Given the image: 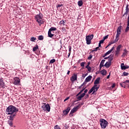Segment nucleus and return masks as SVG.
<instances>
[{"label": "nucleus", "instance_id": "obj_1", "mask_svg": "<svg viewBox=\"0 0 129 129\" xmlns=\"http://www.w3.org/2000/svg\"><path fill=\"white\" fill-rule=\"evenodd\" d=\"M19 111V109L13 105H10L6 110V113L9 116L10 120H14V118L17 115V112Z\"/></svg>", "mask_w": 129, "mask_h": 129}, {"label": "nucleus", "instance_id": "obj_2", "mask_svg": "<svg viewBox=\"0 0 129 129\" xmlns=\"http://www.w3.org/2000/svg\"><path fill=\"white\" fill-rule=\"evenodd\" d=\"M35 20L37 22L39 26H41V25L44 24V20H43V14L41 13V12H40L39 14L35 16Z\"/></svg>", "mask_w": 129, "mask_h": 129}, {"label": "nucleus", "instance_id": "obj_3", "mask_svg": "<svg viewBox=\"0 0 129 129\" xmlns=\"http://www.w3.org/2000/svg\"><path fill=\"white\" fill-rule=\"evenodd\" d=\"M100 124L102 128H106V126H107L108 124V122L106 121V120L104 119H100Z\"/></svg>", "mask_w": 129, "mask_h": 129}, {"label": "nucleus", "instance_id": "obj_4", "mask_svg": "<svg viewBox=\"0 0 129 129\" xmlns=\"http://www.w3.org/2000/svg\"><path fill=\"white\" fill-rule=\"evenodd\" d=\"M94 35L93 34L88 35L86 36V41L87 45H90L91 44V40L93 39Z\"/></svg>", "mask_w": 129, "mask_h": 129}, {"label": "nucleus", "instance_id": "obj_5", "mask_svg": "<svg viewBox=\"0 0 129 129\" xmlns=\"http://www.w3.org/2000/svg\"><path fill=\"white\" fill-rule=\"evenodd\" d=\"M43 105L41 106V108L42 110L44 111H50L51 109V107H50V105L49 104H46V103H42Z\"/></svg>", "mask_w": 129, "mask_h": 129}, {"label": "nucleus", "instance_id": "obj_6", "mask_svg": "<svg viewBox=\"0 0 129 129\" xmlns=\"http://www.w3.org/2000/svg\"><path fill=\"white\" fill-rule=\"evenodd\" d=\"M96 86H93V87L89 91V94H91V93H92V94H94V93H95V92H96V91L98 90V88H96Z\"/></svg>", "mask_w": 129, "mask_h": 129}, {"label": "nucleus", "instance_id": "obj_7", "mask_svg": "<svg viewBox=\"0 0 129 129\" xmlns=\"http://www.w3.org/2000/svg\"><path fill=\"white\" fill-rule=\"evenodd\" d=\"M87 91H88V90L87 89L85 90L84 93H82L79 97L77 98V99H78V101H80V100L82 99V98L85 96V93H87Z\"/></svg>", "mask_w": 129, "mask_h": 129}, {"label": "nucleus", "instance_id": "obj_8", "mask_svg": "<svg viewBox=\"0 0 129 129\" xmlns=\"http://www.w3.org/2000/svg\"><path fill=\"white\" fill-rule=\"evenodd\" d=\"M99 81H100V78H97L94 81V86H96V88H98V89H99V86H100L99 85H97V84H99Z\"/></svg>", "mask_w": 129, "mask_h": 129}, {"label": "nucleus", "instance_id": "obj_9", "mask_svg": "<svg viewBox=\"0 0 129 129\" xmlns=\"http://www.w3.org/2000/svg\"><path fill=\"white\" fill-rule=\"evenodd\" d=\"M14 85H19L21 82V80H20V78L18 77H15L14 78Z\"/></svg>", "mask_w": 129, "mask_h": 129}, {"label": "nucleus", "instance_id": "obj_10", "mask_svg": "<svg viewBox=\"0 0 129 129\" xmlns=\"http://www.w3.org/2000/svg\"><path fill=\"white\" fill-rule=\"evenodd\" d=\"M114 49V47L113 46L110 50H108L107 52H106L105 53H104V54L102 56V57L103 58H104V57H106V56H107V55H109V54H110L111 52H112V51H113V49Z\"/></svg>", "mask_w": 129, "mask_h": 129}, {"label": "nucleus", "instance_id": "obj_11", "mask_svg": "<svg viewBox=\"0 0 129 129\" xmlns=\"http://www.w3.org/2000/svg\"><path fill=\"white\" fill-rule=\"evenodd\" d=\"M77 80V75L74 74L73 76L71 78V81L72 82H74Z\"/></svg>", "mask_w": 129, "mask_h": 129}, {"label": "nucleus", "instance_id": "obj_12", "mask_svg": "<svg viewBox=\"0 0 129 129\" xmlns=\"http://www.w3.org/2000/svg\"><path fill=\"white\" fill-rule=\"evenodd\" d=\"M79 108V106H77L76 107H74L71 111L70 114H73L75 112V111H77V109Z\"/></svg>", "mask_w": 129, "mask_h": 129}, {"label": "nucleus", "instance_id": "obj_13", "mask_svg": "<svg viewBox=\"0 0 129 129\" xmlns=\"http://www.w3.org/2000/svg\"><path fill=\"white\" fill-rule=\"evenodd\" d=\"M121 70H125V69H128L129 66H124V63H122L120 65Z\"/></svg>", "mask_w": 129, "mask_h": 129}, {"label": "nucleus", "instance_id": "obj_14", "mask_svg": "<svg viewBox=\"0 0 129 129\" xmlns=\"http://www.w3.org/2000/svg\"><path fill=\"white\" fill-rule=\"evenodd\" d=\"M0 87L2 88H5V82H4V79H0Z\"/></svg>", "mask_w": 129, "mask_h": 129}, {"label": "nucleus", "instance_id": "obj_15", "mask_svg": "<svg viewBox=\"0 0 129 129\" xmlns=\"http://www.w3.org/2000/svg\"><path fill=\"white\" fill-rule=\"evenodd\" d=\"M110 65H111V62L109 61H107L105 64H104V67L106 68H109L110 67Z\"/></svg>", "mask_w": 129, "mask_h": 129}, {"label": "nucleus", "instance_id": "obj_16", "mask_svg": "<svg viewBox=\"0 0 129 129\" xmlns=\"http://www.w3.org/2000/svg\"><path fill=\"white\" fill-rule=\"evenodd\" d=\"M127 53H128V51H127L126 49H124L123 50V52L121 55V57H125V56L127 55Z\"/></svg>", "mask_w": 129, "mask_h": 129}, {"label": "nucleus", "instance_id": "obj_17", "mask_svg": "<svg viewBox=\"0 0 129 129\" xmlns=\"http://www.w3.org/2000/svg\"><path fill=\"white\" fill-rule=\"evenodd\" d=\"M104 62H105V59H102L100 62V69H101V68H102V67H103L104 66Z\"/></svg>", "mask_w": 129, "mask_h": 129}, {"label": "nucleus", "instance_id": "obj_18", "mask_svg": "<svg viewBox=\"0 0 129 129\" xmlns=\"http://www.w3.org/2000/svg\"><path fill=\"white\" fill-rule=\"evenodd\" d=\"M91 79H92V76H89L88 77H87L86 78L85 81H86V82H89L90 81H91Z\"/></svg>", "mask_w": 129, "mask_h": 129}, {"label": "nucleus", "instance_id": "obj_19", "mask_svg": "<svg viewBox=\"0 0 129 129\" xmlns=\"http://www.w3.org/2000/svg\"><path fill=\"white\" fill-rule=\"evenodd\" d=\"M53 32L50 31V30H48V36L49 37V38H52V37H54V34H53Z\"/></svg>", "mask_w": 129, "mask_h": 129}, {"label": "nucleus", "instance_id": "obj_20", "mask_svg": "<svg viewBox=\"0 0 129 129\" xmlns=\"http://www.w3.org/2000/svg\"><path fill=\"white\" fill-rule=\"evenodd\" d=\"M69 111H70V107H68L67 109L63 111L64 114H68L69 113Z\"/></svg>", "mask_w": 129, "mask_h": 129}, {"label": "nucleus", "instance_id": "obj_21", "mask_svg": "<svg viewBox=\"0 0 129 129\" xmlns=\"http://www.w3.org/2000/svg\"><path fill=\"white\" fill-rule=\"evenodd\" d=\"M113 60V54H110L109 55V58H108V61L111 63V61Z\"/></svg>", "mask_w": 129, "mask_h": 129}, {"label": "nucleus", "instance_id": "obj_22", "mask_svg": "<svg viewBox=\"0 0 129 129\" xmlns=\"http://www.w3.org/2000/svg\"><path fill=\"white\" fill-rule=\"evenodd\" d=\"M78 5L79 7H82V6H83V2L82 1V0L78 1Z\"/></svg>", "mask_w": 129, "mask_h": 129}, {"label": "nucleus", "instance_id": "obj_23", "mask_svg": "<svg viewBox=\"0 0 129 129\" xmlns=\"http://www.w3.org/2000/svg\"><path fill=\"white\" fill-rule=\"evenodd\" d=\"M102 75H106L107 71L105 70H103L100 72Z\"/></svg>", "mask_w": 129, "mask_h": 129}, {"label": "nucleus", "instance_id": "obj_24", "mask_svg": "<svg viewBox=\"0 0 129 129\" xmlns=\"http://www.w3.org/2000/svg\"><path fill=\"white\" fill-rule=\"evenodd\" d=\"M65 23H66V20L64 21L63 20H62L59 22L60 25H62V26H65Z\"/></svg>", "mask_w": 129, "mask_h": 129}, {"label": "nucleus", "instance_id": "obj_25", "mask_svg": "<svg viewBox=\"0 0 129 129\" xmlns=\"http://www.w3.org/2000/svg\"><path fill=\"white\" fill-rule=\"evenodd\" d=\"M13 120H9L8 121V124H9V125H10V126H13V121H12Z\"/></svg>", "mask_w": 129, "mask_h": 129}, {"label": "nucleus", "instance_id": "obj_26", "mask_svg": "<svg viewBox=\"0 0 129 129\" xmlns=\"http://www.w3.org/2000/svg\"><path fill=\"white\" fill-rule=\"evenodd\" d=\"M38 39L40 41H42V40H44V36H43V35H40L38 37Z\"/></svg>", "mask_w": 129, "mask_h": 129}, {"label": "nucleus", "instance_id": "obj_27", "mask_svg": "<svg viewBox=\"0 0 129 129\" xmlns=\"http://www.w3.org/2000/svg\"><path fill=\"white\" fill-rule=\"evenodd\" d=\"M86 88H83L82 90H81L78 94H77L76 96H78L79 95H80V94H81L82 93V92H83V91H84L85 90Z\"/></svg>", "mask_w": 129, "mask_h": 129}, {"label": "nucleus", "instance_id": "obj_28", "mask_svg": "<svg viewBox=\"0 0 129 129\" xmlns=\"http://www.w3.org/2000/svg\"><path fill=\"white\" fill-rule=\"evenodd\" d=\"M56 30H57L56 27H51L49 29V31H50V32H53V31H56Z\"/></svg>", "mask_w": 129, "mask_h": 129}, {"label": "nucleus", "instance_id": "obj_29", "mask_svg": "<svg viewBox=\"0 0 129 129\" xmlns=\"http://www.w3.org/2000/svg\"><path fill=\"white\" fill-rule=\"evenodd\" d=\"M86 68H87V69L88 70V71H89V72H90V71H91V67H90L89 66L87 65L86 66Z\"/></svg>", "mask_w": 129, "mask_h": 129}, {"label": "nucleus", "instance_id": "obj_30", "mask_svg": "<svg viewBox=\"0 0 129 129\" xmlns=\"http://www.w3.org/2000/svg\"><path fill=\"white\" fill-rule=\"evenodd\" d=\"M117 32L119 33H121V26H119L118 27L117 29Z\"/></svg>", "mask_w": 129, "mask_h": 129}, {"label": "nucleus", "instance_id": "obj_31", "mask_svg": "<svg viewBox=\"0 0 129 129\" xmlns=\"http://www.w3.org/2000/svg\"><path fill=\"white\" fill-rule=\"evenodd\" d=\"M118 40H119V38H118V37H116V36L115 40L114 41H113V43H114V44H115V43H116V42L118 41Z\"/></svg>", "mask_w": 129, "mask_h": 129}, {"label": "nucleus", "instance_id": "obj_32", "mask_svg": "<svg viewBox=\"0 0 129 129\" xmlns=\"http://www.w3.org/2000/svg\"><path fill=\"white\" fill-rule=\"evenodd\" d=\"M56 62V59H51L50 61H49L50 64H53V63H55Z\"/></svg>", "mask_w": 129, "mask_h": 129}, {"label": "nucleus", "instance_id": "obj_33", "mask_svg": "<svg viewBox=\"0 0 129 129\" xmlns=\"http://www.w3.org/2000/svg\"><path fill=\"white\" fill-rule=\"evenodd\" d=\"M37 49H39V46L38 45H36L35 47L33 48V52H35V51H36Z\"/></svg>", "mask_w": 129, "mask_h": 129}, {"label": "nucleus", "instance_id": "obj_34", "mask_svg": "<svg viewBox=\"0 0 129 129\" xmlns=\"http://www.w3.org/2000/svg\"><path fill=\"white\" fill-rule=\"evenodd\" d=\"M128 75V73H126L125 72H123L122 76H127Z\"/></svg>", "mask_w": 129, "mask_h": 129}, {"label": "nucleus", "instance_id": "obj_35", "mask_svg": "<svg viewBox=\"0 0 129 129\" xmlns=\"http://www.w3.org/2000/svg\"><path fill=\"white\" fill-rule=\"evenodd\" d=\"M120 86L121 87H123V88H125V85L122 83H120Z\"/></svg>", "mask_w": 129, "mask_h": 129}, {"label": "nucleus", "instance_id": "obj_36", "mask_svg": "<svg viewBox=\"0 0 129 129\" xmlns=\"http://www.w3.org/2000/svg\"><path fill=\"white\" fill-rule=\"evenodd\" d=\"M85 63H86L85 62H82L81 63V67H82L83 69H84V65H85Z\"/></svg>", "mask_w": 129, "mask_h": 129}, {"label": "nucleus", "instance_id": "obj_37", "mask_svg": "<svg viewBox=\"0 0 129 129\" xmlns=\"http://www.w3.org/2000/svg\"><path fill=\"white\" fill-rule=\"evenodd\" d=\"M119 52H120V50H119L118 49H116V50L115 51V55L117 56V55H118V54H119Z\"/></svg>", "mask_w": 129, "mask_h": 129}, {"label": "nucleus", "instance_id": "obj_38", "mask_svg": "<svg viewBox=\"0 0 129 129\" xmlns=\"http://www.w3.org/2000/svg\"><path fill=\"white\" fill-rule=\"evenodd\" d=\"M36 37H32L30 41H31V42H34V41H36Z\"/></svg>", "mask_w": 129, "mask_h": 129}, {"label": "nucleus", "instance_id": "obj_39", "mask_svg": "<svg viewBox=\"0 0 129 129\" xmlns=\"http://www.w3.org/2000/svg\"><path fill=\"white\" fill-rule=\"evenodd\" d=\"M54 129H61V128L59 125H56L54 126Z\"/></svg>", "mask_w": 129, "mask_h": 129}, {"label": "nucleus", "instance_id": "obj_40", "mask_svg": "<svg viewBox=\"0 0 129 129\" xmlns=\"http://www.w3.org/2000/svg\"><path fill=\"white\" fill-rule=\"evenodd\" d=\"M92 59V54H90L88 57V60H91Z\"/></svg>", "mask_w": 129, "mask_h": 129}, {"label": "nucleus", "instance_id": "obj_41", "mask_svg": "<svg viewBox=\"0 0 129 129\" xmlns=\"http://www.w3.org/2000/svg\"><path fill=\"white\" fill-rule=\"evenodd\" d=\"M121 48V45H119L117 48H116V49L117 50H119L120 51V48Z\"/></svg>", "mask_w": 129, "mask_h": 129}, {"label": "nucleus", "instance_id": "obj_42", "mask_svg": "<svg viewBox=\"0 0 129 129\" xmlns=\"http://www.w3.org/2000/svg\"><path fill=\"white\" fill-rule=\"evenodd\" d=\"M119 35H120V32H117L116 33V38H118L119 37Z\"/></svg>", "mask_w": 129, "mask_h": 129}, {"label": "nucleus", "instance_id": "obj_43", "mask_svg": "<svg viewBox=\"0 0 129 129\" xmlns=\"http://www.w3.org/2000/svg\"><path fill=\"white\" fill-rule=\"evenodd\" d=\"M69 53H71V49H72V47L71 45L69 46Z\"/></svg>", "mask_w": 129, "mask_h": 129}, {"label": "nucleus", "instance_id": "obj_44", "mask_svg": "<svg viewBox=\"0 0 129 129\" xmlns=\"http://www.w3.org/2000/svg\"><path fill=\"white\" fill-rule=\"evenodd\" d=\"M94 49V51H95V52H96V51H97L98 50H100V48H99V47H97L95 48Z\"/></svg>", "mask_w": 129, "mask_h": 129}, {"label": "nucleus", "instance_id": "obj_45", "mask_svg": "<svg viewBox=\"0 0 129 129\" xmlns=\"http://www.w3.org/2000/svg\"><path fill=\"white\" fill-rule=\"evenodd\" d=\"M108 38V35H107V36H105L103 38V40L104 41L105 40H106V39H107Z\"/></svg>", "mask_w": 129, "mask_h": 129}, {"label": "nucleus", "instance_id": "obj_46", "mask_svg": "<svg viewBox=\"0 0 129 129\" xmlns=\"http://www.w3.org/2000/svg\"><path fill=\"white\" fill-rule=\"evenodd\" d=\"M61 7H63V5L62 4H58L57 5L56 8H60Z\"/></svg>", "mask_w": 129, "mask_h": 129}, {"label": "nucleus", "instance_id": "obj_47", "mask_svg": "<svg viewBox=\"0 0 129 129\" xmlns=\"http://www.w3.org/2000/svg\"><path fill=\"white\" fill-rule=\"evenodd\" d=\"M104 42V39H102V40H101L99 41V43H100V44H103Z\"/></svg>", "mask_w": 129, "mask_h": 129}, {"label": "nucleus", "instance_id": "obj_48", "mask_svg": "<svg viewBox=\"0 0 129 129\" xmlns=\"http://www.w3.org/2000/svg\"><path fill=\"white\" fill-rule=\"evenodd\" d=\"M61 30H62V32H66V29H65V27H62L61 28Z\"/></svg>", "mask_w": 129, "mask_h": 129}, {"label": "nucleus", "instance_id": "obj_49", "mask_svg": "<svg viewBox=\"0 0 129 129\" xmlns=\"http://www.w3.org/2000/svg\"><path fill=\"white\" fill-rule=\"evenodd\" d=\"M115 87V84H113L111 86V88H114Z\"/></svg>", "mask_w": 129, "mask_h": 129}, {"label": "nucleus", "instance_id": "obj_50", "mask_svg": "<svg viewBox=\"0 0 129 129\" xmlns=\"http://www.w3.org/2000/svg\"><path fill=\"white\" fill-rule=\"evenodd\" d=\"M112 44H114V43H113V41L110 42L108 46H110V45H112Z\"/></svg>", "mask_w": 129, "mask_h": 129}, {"label": "nucleus", "instance_id": "obj_51", "mask_svg": "<svg viewBox=\"0 0 129 129\" xmlns=\"http://www.w3.org/2000/svg\"><path fill=\"white\" fill-rule=\"evenodd\" d=\"M86 82L85 81V82L82 84V86H83V85H86Z\"/></svg>", "mask_w": 129, "mask_h": 129}, {"label": "nucleus", "instance_id": "obj_52", "mask_svg": "<svg viewBox=\"0 0 129 129\" xmlns=\"http://www.w3.org/2000/svg\"><path fill=\"white\" fill-rule=\"evenodd\" d=\"M68 99H69V97H67V98L64 100V102H65V101H66L67 100H68Z\"/></svg>", "mask_w": 129, "mask_h": 129}, {"label": "nucleus", "instance_id": "obj_53", "mask_svg": "<svg viewBox=\"0 0 129 129\" xmlns=\"http://www.w3.org/2000/svg\"><path fill=\"white\" fill-rule=\"evenodd\" d=\"M85 98L86 99V98H88L89 97V95H88V94H87L86 96H85Z\"/></svg>", "mask_w": 129, "mask_h": 129}, {"label": "nucleus", "instance_id": "obj_54", "mask_svg": "<svg viewBox=\"0 0 129 129\" xmlns=\"http://www.w3.org/2000/svg\"><path fill=\"white\" fill-rule=\"evenodd\" d=\"M110 77V73H109V75L107 76V79H108Z\"/></svg>", "mask_w": 129, "mask_h": 129}, {"label": "nucleus", "instance_id": "obj_55", "mask_svg": "<svg viewBox=\"0 0 129 129\" xmlns=\"http://www.w3.org/2000/svg\"><path fill=\"white\" fill-rule=\"evenodd\" d=\"M123 84H125V83H127V82H126V80H125L124 82H122Z\"/></svg>", "mask_w": 129, "mask_h": 129}, {"label": "nucleus", "instance_id": "obj_56", "mask_svg": "<svg viewBox=\"0 0 129 129\" xmlns=\"http://www.w3.org/2000/svg\"><path fill=\"white\" fill-rule=\"evenodd\" d=\"M109 58V56H108V57H104V59H105V60H107V59H108Z\"/></svg>", "mask_w": 129, "mask_h": 129}, {"label": "nucleus", "instance_id": "obj_57", "mask_svg": "<svg viewBox=\"0 0 129 129\" xmlns=\"http://www.w3.org/2000/svg\"><path fill=\"white\" fill-rule=\"evenodd\" d=\"M98 47H99V48L100 47H101V43H99V44H98Z\"/></svg>", "mask_w": 129, "mask_h": 129}, {"label": "nucleus", "instance_id": "obj_58", "mask_svg": "<svg viewBox=\"0 0 129 129\" xmlns=\"http://www.w3.org/2000/svg\"><path fill=\"white\" fill-rule=\"evenodd\" d=\"M69 74H70V71H68L67 72V75H69Z\"/></svg>", "mask_w": 129, "mask_h": 129}, {"label": "nucleus", "instance_id": "obj_59", "mask_svg": "<svg viewBox=\"0 0 129 129\" xmlns=\"http://www.w3.org/2000/svg\"><path fill=\"white\" fill-rule=\"evenodd\" d=\"M71 54V52H69V54H68V58H69V57H70V55Z\"/></svg>", "mask_w": 129, "mask_h": 129}, {"label": "nucleus", "instance_id": "obj_60", "mask_svg": "<svg viewBox=\"0 0 129 129\" xmlns=\"http://www.w3.org/2000/svg\"><path fill=\"white\" fill-rule=\"evenodd\" d=\"M81 61H82V59H79L78 60V63H80V62H81Z\"/></svg>", "mask_w": 129, "mask_h": 129}, {"label": "nucleus", "instance_id": "obj_61", "mask_svg": "<svg viewBox=\"0 0 129 129\" xmlns=\"http://www.w3.org/2000/svg\"><path fill=\"white\" fill-rule=\"evenodd\" d=\"M126 82H127V83L129 84V80H126Z\"/></svg>", "mask_w": 129, "mask_h": 129}, {"label": "nucleus", "instance_id": "obj_62", "mask_svg": "<svg viewBox=\"0 0 129 129\" xmlns=\"http://www.w3.org/2000/svg\"><path fill=\"white\" fill-rule=\"evenodd\" d=\"M99 74V71H97L96 72V74Z\"/></svg>", "mask_w": 129, "mask_h": 129}, {"label": "nucleus", "instance_id": "obj_63", "mask_svg": "<svg viewBox=\"0 0 129 129\" xmlns=\"http://www.w3.org/2000/svg\"><path fill=\"white\" fill-rule=\"evenodd\" d=\"M82 76H83V77L84 78H85V77H86V75H83Z\"/></svg>", "mask_w": 129, "mask_h": 129}, {"label": "nucleus", "instance_id": "obj_64", "mask_svg": "<svg viewBox=\"0 0 129 129\" xmlns=\"http://www.w3.org/2000/svg\"><path fill=\"white\" fill-rule=\"evenodd\" d=\"M87 65H88V66H89V65H90V62H88Z\"/></svg>", "mask_w": 129, "mask_h": 129}]
</instances>
